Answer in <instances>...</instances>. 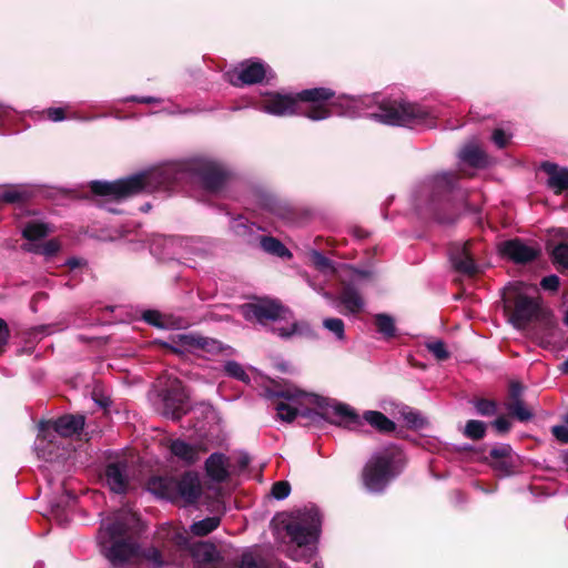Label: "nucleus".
I'll use <instances>...</instances> for the list:
<instances>
[{
	"label": "nucleus",
	"instance_id": "nucleus-1",
	"mask_svg": "<svg viewBox=\"0 0 568 568\" xmlns=\"http://www.w3.org/2000/svg\"><path fill=\"white\" fill-rule=\"evenodd\" d=\"M334 92L325 88L306 89L296 94L265 92L262 93L256 109L275 116L293 115L297 112L298 102H310L311 106L304 113L313 120L320 121L327 119L333 114L345 116H371L377 121L398 126H433L435 116L430 111L419 104L409 103L399 100L382 102L378 112H367L366 106L373 101L371 97L349 98L344 97L338 102L331 103L332 110L327 106V101L332 99Z\"/></svg>",
	"mask_w": 568,
	"mask_h": 568
},
{
	"label": "nucleus",
	"instance_id": "nucleus-2",
	"mask_svg": "<svg viewBox=\"0 0 568 568\" xmlns=\"http://www.w3.org/2000/svg\"><path fill=\"white\" fill-rule=\"evenodd\" d=\"M227 179L224 166L209 158H192L159 164L146 171L113 182L92 181L91 191L104 197L101 204L109 212L120 213L113 202L155 191H174L183 183L199 181L210 192L220 191Z\"/></svg>",
	"mask_w": 568,
	"mask_h": 568
},
{
	"label": "nucleus",
	"instance_id": "nucleus-3",
	"mask_svg": "<svg viewBox=\"0 0 568 568\" xmlns=\"http://www.w3.org/2000/svg\"><path fill=\"white\" fill-rule=\"evenodd\" d=\"M130 518L128 511L119 510L101 520L97 534L100 552L113 568H130L142 561H146L151 568H162L163 557L158 548L143 549L136 540L126 537Z\"/></svg>",
	"mask_w": 568,
	"mask_h": 568
},
{
	"label": "nucleus",
	"instance_id": "nucleus-4",
	"mask_svg": "<svg viewBox=\"0 0 568 568\" xmlns=\"http://www.w3.org/2000/svg\"><path fill=\"white\" fill-rule=\"evenodd\" d=\"M276 417L283 422H292L297 415L313 417L320 415L331 423L347 427L359 424L358 415L346 404L302 390L295 386L274 393Z\"/></svg>",
	"mask_w": 568,
	"mask_h": 568
},
{
	"label": "nucleus",
	"instance_id": "nucleus-5",
	"mask_svg": "<svg viewBox=\"0 0 568 568\" xmlns=\"http://www.w3.org/2000/svg\"><path fill=\"white\" fill-rule=\"evenodd\" d=\"M466 193L458 187L457 176L443 172L427 179L416 191L418 211L440 224H452L465 207Z\"/></svg>",
	"mask_w": 568,
	"mask_h": 568
},
{
	"label": "nucleus",
	"instance_id": "nucleus-6",
	"mask_svg": "<svg viewBox=\"0 0 568 568\" xmlns=\"http://www.w3.org/2000/svg\"><path fill=\"white\" fill-rule=\"evenodd\" d=\"M404 466V454L395 445L375 452L366 463L362 479L364 487L374 494L384 491Z\"/></svg>",
	"mask_w": 568,
	"mask_h": 568
},
{
	"label": "nucleus",
	"instance_id": "nucleus-7",
	"mask_svg": "<svg viewBox=\"0 0 568 568\" xmlns=\"http://www.w3.org/2000/svg\"><path fill=\"white\" fill-rule=\"evenodd\" d=\"M321 514L318 509L305 508L297 510L285 526L286 532L297 549L290 554L294 560H310L315 555L314 544L321 531Z\"/></svg>",
	"mask_w": 568,
	"mask_h": 568
},
{
	"label": "nucleus",
	"instance_id": "nucleus-8",
	"mask_svg": "<svg viewBox=\"0 0 568 568\" xmlns=\"http://www.w3.org/2000/svg\"><path fill=\"white\" fill-rule=\"evenodd\" d=\"M241 314L246 321L266 325L272 322V331L280 337L288 338L295 334H302V325L297 322H288L291 313L278 302L273 300H257L240 307Z\"/></svg>",
	"mask_w": 568,
	"mask_h": 568
},
{
	"label": "nucleus",
	"instance_id": "nucleus-9",
	"mask_svg": "<svg viewBox=\"0 0 568 568\" xmlns=\"http://www.w3.org/2000/svg\"><path fill=\"white\" fill-rule=\"evenodd\" d=\"M148 490L159 498L192 505L195 504L202 495V484L196 473L186 471L179 478L152 477L148 481Z\"/></svg>",
	"mask_w": 568,
	"mask_h": 568
},
{
	"label": "nucleus",
	"instance_id": "nucleus-10",
	"mask_svg": "<svg viewBox=\"0 0 568 568\" xmlns=\"http://www.w3.org/2000/svg\"><path fill=\"white\" fill-rule=\"evenodd\" d=\"M527 291L526 284L516 282L506 288L503 297L504 307L509 313V322L518 329L546 315L539 298L530 296Z\"/></svg>",
	"mask_w": 568,
	"mask_h": 568
},
{
	"label": "nucleus",
	"instance_id": "nucleus-11",
	"mask_svg": "<svg viewBox=\"0 0 568 568\" xmlns=\"http://www.w3.org/2000/svg\"><path fill=\"white\" fill-rule=\"evenodd\" d=\"M229 82L234 87L250 85L260 83L263 80L274 78L270 67L257 59L242 62L237 68L227 72Z\"/></svg>",
	"mask_w": 568,
	"mask_h": 568
},
{
	"label": "nucleus",
	"instance_id": "nucleus-12",
	"mask_svg": "<svg viewBox=\"0 0 568 568\" xmlns=\"http://www.w3.org/2000/svg\"><path fill=\"white\" fill-rule=\"evenodd\" d=\"M162 415L178 420L187 412V394L178 378H169L162 390Z\"/></svg>",
	"mask_w": 568,
	"mask_h": 568
},
{
	"label": "nucleus",
	"instance_id": "nucleus-13",
	"mask_svg": "<svg viewBox=\"0 0 568 568\" xmlns=\"http://www.w3.org/2000/svg\"><path fill=\"white\" fill-rule=\"evenodd\" d=\"M50 233V229L48 224L42 222H30L28 223L23 231V237H26L29 243H26L22 247L27 252L37 253L44 255L45 257H51L60 250V244L55 240H49L45 243H37L36 241L42 237H45Z\"/></svg>",
	"mask_w": 568,
	"mask_h": 568
},
{
	"label": "nucleus",
	"instance_id": "nucleus-14",
	"mask_svg": "<svg viewBox=\"0 0 568 568\" xmlns=\"http://www.w3.org/2000/svg\"><path fill=\"white\" fill-rule=\"evenodd\" d=\"M500 253L515 263H527L535 260L539 250L535 245L527 244L520 239L505 241L500 245Z\"/></svg>",
	"mask_w": 568,
	"mask_h": 568
},
{
	"label": "nucleus",
	"instance_id": "nucleus-15",
	"mask_svg": "<svg viewBox=\"0 0 568 568\" xmlns=\"http://www.w3.org/2000/svg\"><path fill=\"white\" fill-rule=\"evenodd\" d=\"M105 481L113 493H125L129 484L128 463L125 460L110 463L105 468Z\"/></svg>",
	"mask_w": 568,
	"mask_h": 568
},
{
	"label": "nucleus",
	"instance_id": "nucleus-16",
	"mask_svg": "<svg viewBox=\"0 0 568 568\" xmlns=\"http://www.w3.org/2000/svg\"><path fill=\"white\" fill-rule=\"evenodd\" d=\"M192 239L161 236L153 243L152 251H155L156 246L161 245L164 248L163 254L168 257H173L181 255L183 252L195 253V250L192 247Z\"/></svg>",
	"mask_w": 568,
	"mask_h": 568
},
{
	"label": "nucleus",
	"instance_id": "nucleus-17",
	"mask_svg": "<svg viewBox=\"0 0 568 568\" xmlns=\"http://www.w3.org/2000/svg\"><path fill=\"white\" fill-rule=\"evenodd\" d=\"M48 426H50V424H41V432H44ZM83 426L84 416L82 415H65L51 424L53 430L63 437H70L80 433Z\"/></svg>",
	"mask_w": 568,
	"mask_h": 568
},
{
	"label": "nucleus",
	"instance_id": "nucleus-18",
	"mask_svg": "<svg viewBox=\"0 0 568 568\" xmlns=\"http://www.w3.org/2000/svg\"><path fill=\"white\" fill-rule=\"evenodd\" d=\"M171 454L186 465L200 460L203 449L199 445H192L182 439H175L170 445Z\"/></svg>",
	"mask_w": 568,
	"mask_h": 568
},
{
	"label": "nucleus",
	"instance_id": "nucleus-19",
	"mask_svg": "<svg viewBox=\"0 0 568 568\" xmlns=\"http://www.w3.org/2000/svg\"><path fill=\"white\" fill-rule=\"evenodd\" d=\"M450 261L454 268L463 274L474 275L479 271V267L470 256L466 244L463 246H456L452 250Z\"/></svg>",
	"mask_w": 568,
	"mask_h": 568
},
{
	"label": "nucleus",
	"instance_id": "nucleus-20",
	"mask_svg": "<svg viewBox=\"0 0 568 568\" xmlns=\"http://www.w3.org/2000/svg\"><path fill=\"white\" fill-rule=\"evenodd\" d=\"M541 170L548 175V186L556 193L568 190V169L551 162H544Z\"/></svg>",
	"mask_w": 568,
	"mask_h": 568
},
{
	"label": "nucleus",
	"instance_id": "nucleus-21",
	"mask_svg": "<svg viewBox=\"0 0 568 568\" xmlns=\"http://www.w3.org/2000/svg\"><path fill=\"white\" fill-rule=\"evenodd\" d=\"M229 458L221 453L212 454L205 462L207 476L217 483H222L229 477Z\"/></svg>",
	"mask_w": 568,
	"mask_h": 568
},
{
	"label": "nucleus",
	"instance_id": "nucleus-22",
	"mask_svg": "<svg viewBox=\"0 0 568 568\" xmlns=\"http://www.w3.org/2000/svg\"><path fill=\"white\" fill-rule=\"evenodd\" d=\"M459 160L473 168H484L487 165L486 154L475 144L464 146L459 152Z\"/></svg>",
	"mask_w": 568,
	"mask_h": 568
},
{
	"label": "nucleus",
	"instance_id": "nucleus-23",
	"mask_svg": "<svg viewBox=\"0 0 568 568\" xmlns=\"http://www.w3.org/2000/svg\"><path fill=\"white\" fill-rule=\"evenodd\" d=\"M199 337L200 335L192 333L178 334L172 339L173 345H170V348L175 353L196 352Z\"/></svg>",
	"mask_w": 568,
	"mask_h": 568
},
{
	"label": "nucleus",
	"instance_id": "nucleus-24",
	"mask_svg": "<svg viewBox=\"0 0 568 568\" xmlns=\"http://www.w3.org/2000/svg\"><path fill=\"white\" fill-rule=\"evenodd\" d=\"M339 301L352 314L361 312L364 306V302L359 293L352 286H347L342 291Z\"/></svg>",
	"mask_w": 568,
	"mask_h": 568
},
{
	"label": "nucleus",
	"instance_id": "nucleus-25",
	"mask_svg": "<svg viewBox=\"0 0 568 568\" xmlns=\"http://www.w3.org/2000/svg\"><path fill=\"white\" fill-rule=\"evenodd\" d=\"M364 419L381 433H390L395 429V423L381 412L367 410L364 414Z\"/></svg>",
	"mask_w": 568,
	"mask_h": 568
},
{
	"label": "nucleus",
	"instance_id": "nucleus-26",
	"mask_svg": "<svg viewBox=\"0 0 568 568\" xmlns=\"http://www.w3.org/2000/svg\"><path fill=\"white\" fill-rule=\"evenodd\" d=\"M143 320L160 328H179L180 324L172 321V318L158 311H145L142 315Z\"/></svg>",
	"mask_w": 568,
	"mask_h": 568
},
{
	"label": "nucleus",
	"instance_id": "nucleus-27",
	"mask_svg": "<svg viewBox=\"0 0 568 568\" xmlns=\"http://www.w3.org/2000/svg\"><path fill=\"white\" fill-rule=\"evenodd\" d=\"M193 555L204 562H213L220 558L217 548L211 542H199L193 549Z\"/></svg>",
	"mask_w": 568,
	"mask_h": 568
},
{
	"label": "nucleus",
	"instance_id": "nucleus-28",
	"mask_svg": "<svg viewBox=\"0 0 568 568\" xmlns=\"http://www.w3.org/2000/svg\"><path fill=\"white\" fill-rule=\"evenodd\" d=\"M220 518L216 516L206 517L191 525L190 530L194 536H205L215 530L220 525Z\"/></svg>",
	"mask_w": 568,
	"mask_h": 568
},
{
	"label": "nucleus",
	"instance_id": "nucleus-29",
	"mask_svg": "<svg viewBox=\"0 0 568 568\" xmlns=\"http://www.w3.org/2000/svg\"><path fill=\"white\" fill-rule=\"evenodd\" d=\"M261 246L265 252L276 255L278 257H285L291 255L290 251L284 246V244L272 236L261 237Z\"/></svg>",
	"mask_w": 568,
	"mask_h": 568
},
{
	"label": "nucleus",
	"instance_id": "nucleus-30",
	"mask_svg": "<svg viewBox=\"0 0 568 568\" xmlns=\"http://www.w3.org/2000/svg\"><path fill=\"white\" fill-rule=\"evenodd\" d=\"M231 230L235 235L245 237L253 234L258 227L255 223H250L243 216H239L231 222Z\"/></svg>",
	"mask_w": 568,
	"mask_h": 568
},
{
	"label": "nucleus",
	"instance_id": "nucleus-31",
	"mask_svg": "<svg viewBox=\"0 0 568 568\" xmlns=\"http://www.w3.org/2000/svg\"><path fill=\"white\" fill-rule=\"evenodd\" d=\"M375 324L377 331L383 334L386 338L395 336V323L394 318L387 314L375 315Z\"/></svg>",
	"mask_w": 568,
	"mask_h": 568
},
{
	"label": "nucleus",
	"instance_id": "nucleus-32",
	"mask_svg": "<svg viewBox=\"0 0 568 568\" xmlns=\"http://www.w3.org/2000/svg\"><path fill=\"white\" fill-rule=\"evenodd\" d=\"M310 256H311V260H312V263L314 264V266L317 270H320L321 272H324V273H334L335 272L333 262L328 257H326L324 254H322L321 252L312 251Z\"/></svg>",
	"mask_w": 568,
	"mask_h": 568
},
{
	"label": "nucleus",
	"instance_id": "nucleus-33",
	"mask_svg": "<svg viewBox=\"0 0 568 568\" xmlns=\"http://www.w3.org/2000/svg\"><path fill=\"white\" fill-rule=\"evenodd\" d=\"M464 434L470 439H481L486 434V424L480 420H468Z\"/></svg>",
	"mask_w": 568,
	"mask_h": 568
},
{
	"label": "nucleus",
	"instance_id": "nucleus-34",
	"mask_svg": "<svg viewBox=\"0 0 568 568\" xmlns=\"http://www.w3.org/2000/svg\"><path fill=\"white\" fill-rule=\"evenodd\" d=\"M27 197V192L18 187L0 190V203H18Z\"/></svg>",
	"mask_w": 568,
	"mask_h": 568
},
{
	"label": "nucleus",
	"instance_id": "nucleus-35",
	"mask_svg": "<svg viewBox=\"0 0 568 568\" xmlns=\"http://www.w3.org/2000/svg\"><path fill=\"white\" fill-rule=\"evenodd\" d=\"M554 264L557 268H566L568 270V245L565 243L558 244L555 246L551 253Z\"/></svg>",
	"mask_w": 568,
	"mask_h": 568
},
{
	"label": "nucleus",
	"instance_id": "nucleus-36",
	"mask_svg": "<svg viewBox=\"0 0 568 568\" xmlns=\"http://www.w3.org/2000/svg\"><path fill=\"white\" fill-rule=\"evenodd\" d=\"M224 371L225 373L233 377V378H236L241 382H244V383H248L250 382V377L248 375L246 374L245 369L243 368V366L235 362V361H229L225 363L224 365Z\"/></svg>",
	"mask_w": 568,
	"mask_h": 568
},
{
	"label": "nucleus",
	"instance_id": "nucleus-37",
	"mask_svg": "<svg viewBox=\"0 0 568 568\" xmlns=\"http://www.w3.org/2000/svg\"><path fill=\"white\" fill-rule=\"evenodd\" d=\"M425 346L437 361H445L450 355L445 343L440 339L427 342Z\"/></svg>",
	"mask_w": 568,
	"mask_h": 568
},
{
	"label": "nucleus",
	"instance_id": "nucleus-38",
	"mask_svg": "<svg viewBox=\"0 0 568 568\" xmlns=\"http://www.w3.org/2000/svg\"><path fill=\"white\" fill-rule=\"evenodd\" d=\"M323 326L334 334V336L338 341H344L345 338V329L344 322L341 318H325L323 321Z\"/></svg>",
	"mask_w": 568,
	"mask_h": 568
},
{
	"label": "nucleus",
	"instance_id": "nucleus-39",
	"mask_svg": "<svg viewBox=\"0 0 568 568\" xmlns=\"http://www.w3.org/2000/svg\"><path fill=\"white\" fill-rule=\"evenodd\" d=\"M507 408L520 422L529 420L532 417V413L525 406L523 400L511 402Z\"/></svg>",
	"mask_w": 568,
	"mask_h": 568
},
{
	"label": "nucleus",
	"instance_id": "nucleus-40",
	"mask_svg": "<svg viewBox=\"0 0 568 568\" xmlns=\"http://www.w3.org/2000/svg\"><path fill=\"white\" fill-rule=\"evenodd\" d=\"M223 349V345L221 342L201 336L199 337L197 351H203L210 354L220 353Z\"/></svg>",
	"mask_w": 568,
	"mask_h": 568
},
{
	"label": "nucleus",
	"instance_id": "nucleus-41",
	"mask_svg": "<svg viewBox=\"0 0 568 568\" xmlns=\"http://www.w3.org/2000/svg\"><path fill=\"white\" fill-rule=\"evenodd\" d=\"M475 408L481 416H493L497 413V405L494 400L479 399L475 402Z\"/></svg>",
	"mask_w": 568,
	"mask_h": 568
},
{
	"label": "nucleus",
	"instance_id": "nucleus-42",
	"mask_svg": "<svg viewBox=\"0 0 568 568\" xmlns=\"http://www.w3.org/2000/svg\"><path fill=\"white\" fill-rule=\"evenodd\" d=\"M241 568H266V566L260 557L248 551L242 555Z\"/></svg>",
	"mask_w": 568,
	"mask_h": 568
},
{
	"label": "nucleus",
	"instance_id": "nucleus-43",
	"mask_svg": "<svg viewBox=\"0 0 568 568\" xmlns=\"http://www.w3.org/2000/svg\"><path fill=\"white\" fill-rule=\"evenodd\" d=\"M291 493V486L287 481H277L272 487V496L277 500L285 499Z\"/></svg>",
	"mask_w": 568,
	"mask_h": 568
},
{
	"label": "nucleus",
	"instance_id": "nucleus-44",
	"mask_svg": "<svg viewBox=\"0 0 568 568\" xmlns=\"http://www.w3.org/2000/svg\"><path fill=\"white\" fill-rule=\"evenodd\" d=\"M491 466L501 474L509 475L513 468L511 457L494 459L491 460Z\"/></svg>",
	"mask_w": 568,
	"mask_h": 568
},
{
	"label": "nucleus",
	"instance_id": "nucleus-45",
	"mask_svg": "<svg viewBox=\"0 0 568 568\" xmlns=\"http://www.w3.org/2000/svg\"><path fill=\"white\" fill-rule=\"evenodd\" d=\"M559 284H560V280L557 275L555 274H551V275H548V276H545L541 282H540V286L545 290V291H557L558 287H559Z\"/></svg>",
	"mask_w": 568,
	"mask_h": 568
},
{
	"label": "nucleus",
	"instance_id": "nucleus-46",
	"mask_svg": "<svg viewBox=\"0 0 568 568\" xmlns=\"http://www.w3.org/2000/svg\"><path fill=\"white\" fill-rule=\"evenodd\" d=\"M490 457L493 460L511 457V448L509 445H506V444L494 447L490 450Z\"/></svg>",
	"mask_w": 568,
	"mask_h": 568
},
{
	"label": "nucleus",
	"instance_id": "nucleus-47",
	"mask_svg": "<svg viewBox=\"0 0 568 568\" xmlns=\"http://www.w3.org/2000/svg\"><path fill=\"white\" fill-rule=\"evenodd\" d=\"M47 116L52 122H60L65 119V113L63 108H49L45 110Z\"/></svg>",
	"mask_w": 568,
	"mask_h": 568
},
{
	"label": "nucleus",
	"instance_id": "nucleus-48",
	"mask_svg": "<svg viewBox=\"0 0 568 568\" xmlns=\"http://www.w3.org/2000/svg\"><path fill=\"white\" fill-rule=\"evenodd\" d=\"M552 435L561 443H568V427L565 425H556L551 429Z\"/></svg>",
	"mask_w": 568,
	"mask_h": 568
},
{
	"label": "nucleus",
	"instance_id": "nucleus-49",
	"mask_svg": "<svg viewBox=\"0 0 568 568\" xmlns=\"http://www.w3.org/2000/svg\"><path fill=\"white\" fill-rule=\"evenodd\" d=\"M493 141L498 148H504L507 144L508 136L501 129H496L493 132Z\"/></svg>",
	"mask_w": 568,
	"mask_h": 568
},
{
	"label": "nucleus",
	"instance_id": "nucleus-50",
	"mask_svg": "<svg viewBox=\"0 0 568 568\" xmlns=\"http://www.w3.org/2000/svg\"><path fill=\"white\" fill-rule=\"evenodd\" d=\"M493 426L498 433L505 434L510 429V422L501 416L494 420Z\"/></svg>",
	"mask_w": 568,
	"mask_h": 568
},
{
	"label": "nucleus",
	"instance_id": "nucleus-51",
	"mask_svg": "<svg viewBox=\"0 0 568 568\" xmlns=\"http://www.w3.org/2000/svg\"><path fill=\"white\" fill-rule=\"evenodd\" d=\"M523 393V386L518 382H511L509 386V396L511 398V402L515 400H521L520 396Z\"/></svg>",
	"mask_w": 568,
	"mask_h": 568
},
{
	"label": "nucleus",
	"instance_id": "nucleus-52",
	"mask_svg": "<svg viewBox=\"0 0 568 568\" xmlns=\"http://www.w3.org/2000/svg\"><path fill=\"white\" fill-rule=\"evenodd\" d=\"M9 339V328L7 323L0 318V346L6 345Z\"/></svg>",
	"mask_w": 568,
	"mask_h": 568
},
{
	"label": "nucleus",
	"instance_id": "nucleus-53",
	"mask_svg": "<svg viewBox=\"0 0 568 568\" xmlns=\"http://www.w3.org/2000/svg\"><path fill=\"white\" fill-rule=\"evenodd\" d=\"M125 101H134V102H139V103H156L159 102L160 100L154 98V97H136V95H132V97H129L125 99Z\"/></svg>",
	"mask_w": 568,
	"mask_h": 568
},
{
	"label": "nucleus",
	"instance_id": "nucleus-54",
	"mask_svg": "<svg viewBox=\"0 0 568 568\" xmlns=\"http://www.w3.org/2000/svg\"><path fill=\"white\" fill-rule=\"evenodd\" d=\"M73 496L69 493H64L63 496L61 497V501H58V503H51V507H52V513L53 515L58 518L59 517V513H60V509L62 507V503H64V499H70L72 498Z\"/></svg>",
	"mask_w": 568,
	"mask_h": 568
},
{
	"label": "nucleus",
	"instance_id": "nucleus-55",
	"mask_svg": "<svg viewBox=\"0 0 568 568\" xmlns=\"http://www.w3.org/2000/svg\"><path fill=\"white\" fill-rule=\"evenodd\" d=\"M10 113L9 108L0 104V120H4Z\"/></svg>",
	"mask_w": 568,
	"mask_h": 568
},
{
	"label": "nucleus",
	"instance_id": "nucleus-56",
	"mask_svg": "<svg viewBox=\"0 0 568 568\" xmlns=\"http://www.w3.org/2000/svg\"><path fill=\"white\" fill-rule=\"evenodd\" d=\"M67 264L71 267V268H75L80 265V261L77 260V258H70L68 260Z\"/></svg>",
	"mask_w": 568,
	"mask_h": 568
},
{
	"label": "nucleus",
	"instance_id": "nucleus-57",
	"mask_svg": "<svg viewBox=\"0 0 568 568\" xmlns=\"http://www.w3.org/2000/svg\"><path fill=\"white\" fill-rule=\"evenodd\" d=\"M560 371L564 373V374H568V359L565 361L561 366H560Z\"/></svg>",
	"mask_w": 568,
	"mask_h": 568
},
{
	"label": "nucleus",
	"instance_id": "nucleus-58",
	"mask_svg": "<svg viewBox=\"0 0 568 568\" xmlns=\"http://www.w3.org/2000/svg\"><path fill=\"white\" fill-rule=\"evenodd\" d=\"M33 568H43V562H37Z\"/></svg>",
	"mask_w": 568,
	"mask_h": 568
},
{
	"label": "nucleus",
	"instance_id": "nucleus-59",
	"mask_svg": "<svg viewBox=\"0 0 568 568\" xmlns=\"http://www.w3.org/2000/svg\"><path fill=\"white\" fill-rule=\"evenodd\" d=\"M564 322H565V324L568 326V311L566 312V315H565Z\"/></svg>",
	"mask_w": 568,
	"mask_h": 568
},
{
	"label": "nucleus",
	"instance_id": "nucleus-60",
	"mask_svg": "<svg viewBox=\"0 0 568 568\" xmlns=\"http://www.w3.org/2000/svg\"><path fill=\"white\" fill-rule=\"evenodd\" d=\"M142 210L145 211V212L149 211L150 210V204H146V205L142 206Z\"/></svg>",
	"mask_w": 568,
	"mask_h": 568
},
{
	"label": "nucleus",
	"instance_id": "nucleus-61",
	"mask_svg": "<svg viewBox=\"0 0 568 568\" xmlns=\"http://www.w3.org/2000/svg\"><path fill=\"white\" fill-rule=\"evenodd\" d=\"M313 568H322V566L320 564L315 562Z\"/></svg>",
	"mask_w": 568,
	"mask_h": 568
}]
</instances>
